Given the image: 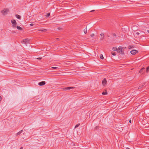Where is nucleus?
Here are the masks:
<instances>
[{
	"label": "nucleus",
	"instance_id": "f257e3e1",
	"mask_svg": "<svg viewBox=\"0 0 149 149\" xmlns=\"http://www.w3.org/2000/svg\"><path fill=\"white\" fill-rule=\"evenodd\" d=\"M126 48V47H122L121 46H119L117 50V52L122 54H124V49Z\"/></svg>",
	"mask_w": 149,
	"mask_h": 149
},
{
	"label": "nucleus",
	"instance_id": "f03ea898",
	"mask_svg": "<svg viewBox=\"0 0 149 149\" xmlns=\"http://www.w3.org/2000/svg\"><path fill=\"white\" fill-rule=\"evenodd\" d=\"M9 11V10L7 8H4L3 10L1 11V13L3 15H6L8 12Z\"/></svg>",
	"mask_w": 149,
	"mask_h": 149
},
{
	"label": "nucleus",
	"instance_id": "7ed1b4c3",
	"mask_svg": "<svg viewBox=\"0 0 149 149\" xmlns=\"http://www.w3.org/2000/svg\"><path fill=\"white\" fill-rule=\"evenodd\" d=\"M11 23L13 24L14 25H13V27H15L16 26V25L17 24V23L15 20H11Z\"/></svg>",
	"mask_w": 149,
	"mask_h": 149
},
{
	"label": "nucleus",
	"instance_id": "20e7f679",
	"mask_svg": "<svg viewBox=\"0 0 149 149\" xmlns=\"http://www.w3.org/2000/svg\"><path fill=\"white\" fill-rule=\"evenodd\" d=\"M131 54L133 55H134L136 54V53L138 52L137 50H133L131 51L130 52Z\"/></svg>",
	"mask_w": 149,
	"mask_h": 149
},
{
	"label": "nucleus",
	"instance_id": "39448f33",
	"mask_svg": "<svg viewBox=\"0 0 149 149\" xmlns=\"http://www.w3.org/2000/svg\"><path fill=\"white\" fill-rule=\"evenodd\" d=\"M102 83L103 86H105L107 84V81L105 78H104L102 80Z\"/></svg>",
	"mask_w": 149,
	"mask_h": 149
},
{
	"label": "nucleus",
	"instance_id": "423d86ee",
	"mask_svg": "<svg viewBox=\"0 0 149 149\" xmlns=\"http://www.w3.org/2000/svg\"><path fill=\"white\" fill-rule=\"evenodd\" d=\"M29 40L28 39H24L23 40V42H24L25 44H26L29 43Z\"/></svg>",
	"mask_w": 149,
	"mask_h": 149
},
{
	"label": "nucleus",
	"instance_id": "0eeeda50",
	"mask_svg": "<svg viewBox=\"0 0 149 149\" xmlns=\"http://www.w3.org/2000/svg\"><path fill=\"white\" fill-rule=\"evenodd\" d=\"M45 84V81H42L38 83V84L39 86H43Z\"/></svg>",
	"mask_w": 149,
	"mask_h": 149
},
{
	"label": "nucleus",
	"instance_id": "6e6552de",
	"mask_svg": "<svg viewBox=\"0 0 149 149\" xmlns=\"http://www.w3.org/2000/svg\"><path fill=\"white\" fill-rule=\"evenodd\" d=\"M100 35L101 36V37L100 38V40H102L104 38V33H101V34H100Z\"/></svg>",
	"mask_w": 149,
	"mask_h": 149
},
{
	"label": "nucleus",
	"instance_id": "1a4fd4ad",
	"mask_svg": "<svg viewBox=\"0 0 149 149\" xmlns=\"http://www.w3.org/2000/svg\"><path fill=\"white\" fill-rule=\"evenodd\" d=\"M73 87H67L66 88H63V90H70L72 88H73Z\"/></svg>",
	"mask_w": 149,
	"mask_h": 149
},
{
	"label": "nucleus",
	"instance_id": "9d476101",
	"mask_svg": "<svg viewBox=\"0 0 149 149\" xmlns=\"http://www.w3.org/2000/svg\"><path fill=\"white\" fill-rule=\"evenodd\" d=\"M23 132L22 130H21V131L18 132L17 133V136L19 134H20L21 133Z\"/></svg>",
	"mask_w": 149,
	"mask_h": 149
},
{
	"label": "nucleus",
	"instance_id": "9b49d317",
	"mask_svg": "<svg viewBox=\"0 0 149 149\" xmlns=\"http://www.w3.org/2000/svg\"><path fill=\"white\" fill-rule=\"evenodd\" d=\"M107 91H105L104 92H102V95H107Z\"/></svg>",
	"mask_w": 149,
	"mask_h": 149
},
{
	"label": "nucleus",
	"instance_id": "f8f14e48",
	"mask_svg": "<svg viewBox=\"0 0 149 149\" xmlns=\"http://www.w3.org/2000/svg\"><path fill=\"white\" fill-rule=\"evenodd\" d=\"M15 16L18 19H20L21 18V16L18 15L16 14Z\"/></svg>",
	"mask_w": 149,
	"mask_h": 149
},
{
	"label": "nucleus",
	"instance_id": "ddd939ff",
	"mask_svg": "<svg viewBox=\"0 0 149 149\" xmlns=\"http://www.w3.org/2000/svg\"><path fill=\"white\" fill-rule=\"evenodd\" d=\"M17 29H18L19 30H22V28L19 26H17Z\"/></svg>",
	"mask_w": 149,
	"mask_h": 149
},
{
	"label": "nucleus",
	"instance_id": "4468645a",
	"mask_svg": "<svg viewBox=\"0 0 149 149\" xmlns=\"http://www.w3.org/2000/svg\"><path fill=\"white\" fill-rule=\"evenodd\" d=\"M145 69V68H141V69L139 71V72L140 73H142L143 72V70H144Z\"/></svg>",
	"mask_w": 149,
	"mask_h": 149
},
{
	"label": "nucleus",
	"instance_id": "2eb2a0df",
	"mask_svg": "<svg viewBox=\"0 0 149 149\" xmlns=\"http://www.w3.org/2000/svg\"><path fill=\"white\" fill-rule=\"evenodd\" d=\"M139 32H136V33H134V35L135 36H139Z\"/></svg>",
	"mask_w": 149,
	"mask_h": 149
},
{
	"label": "nucleus",
	"instance_id": "dca6fc26",
	"mask_svg": "<svg viewBox=\"0 0 149 149\" xmlns=\"http://www.w3.org/2000/svg\"><path fill=\"white\" fill-rule=\"evenodd\" d=\"M118 49H117V48L116 47H113L112 48V50L113 51H116V50L117 51V50H118Z\"/></svg>",
	"mask_w": 149,
	"mask_h": 149
},
{
	"label": "nucleus",
	"instance_id": "f3484780",
	"mask_svg": "<svg viewBox=\"0 0 149 149\" xmlns=\"http://www.w3.org/2000/svg\"><path fill=\"white\" fill-rule=\"evenodd\" d=\"M100 58L101 59H103L104 58L102 54H101L100 56Z\"/></svg>",
	"mask_w": 149,
	"mask_h": 149
},
{
	"label": "nucleus",
	"instance_id": "a211bd4d",
	"mask_svg": "<svg viewBox=\"0 0 149 149\" xmlns=\"http://www.w3.org/2000/svg\"><path fill=\"white\" fill-rule=\"evenodd\" d=\"M144 84L143 85H141L138 88V89H141V88H142L143 87V86H144Z\"/></svg>",
	"mask_w": 149,
	"mask_h": 149
},
{
	"label": "nucleus",
	"instance_id": "6ab92c4d",
	"mask_svg": "<svg viewBox=\"0 0 149 149\" xmlns=\"http://www.w3.org/2000/svg\"><path fill=\"white\" fill-rule=\"evenodd\" d=\"M39 31H42L45 32V31H46V29H44L39 30Z\"/></svg>",
	"mask_w": 149,
	"mask_h": 149
},
{
	"label": "nucleus",
	"instance_id": "aec40b11",
	"mask_svg": "<svg viewBox=\"0 0 149 149\" xmlns=\"http://www.w3.org/2000/svg\"><path fill=\"white\" fill-rule=\"evenodd\" d=\"M79 125H80L79 124H77L75 127V128L78 127H79Z\"/></svg>",
	"mask_w": 149,
	"mask_h": 149
},
{
	"label": "nucleus",
	"instance_id": "412c9836",
	"mask_svg": "<svg viewBox=\"0 0 149 149\" xmlns=\"http://www.w3.org/2000/svg\"><path fill=\"white\" fill-rule=\"evenodd\" d=\"M111 54L112 55H113V56L115 55V52H111Z\"/></svg>",
	"mask_w": 149,
	"mask_h": 149
},
{
	"label": "nucleus",
	"instance_id": "4be33fe9",
	"mask_svg": "<svg viewBox=\"0 0 149 149\" xmlns=\"http://www.w3.org/2000/svg\"><path fill=\"white\" fill-rule=\"evenodd\" d=\"M86 29L84 30V32L85 34H86L87 33V29H86Z\"/></svg>",
	"mask_w": 149,
	"mask_h": 149
},
{
	"label": "nucleus",
	"instance_id": "5701e85b",
	"mask_svg": "<svg viewBox=\"0 0 149 149\" xmlns=\"http://www.w3.org/2000/svg\"><path fill=\"white\" fill-rule=\"evenodd\" d=\"M149 69V66L148 67H147L146 68V72H148Z\"/></svg>",
	"mask_w": 149,
	"mask_h": 149
},
{
	"label": "nucleus",
	"instance_id": "b1692460",
	"mask_svg": "<svg viewBox=\"0 0 149 149\" xmlns=\"http://www.w3.org/2000/svg\"><path fill=\"white\" fill-rule=\"evenodd\" d=\"M132 47H133L132 46H131V45H130L128 47V48L129 49H131L132 48Z\"/></svg>",
	"mask_w": 149,
	"mask_h": 149
},
{
	"label": "nucleus",
	"instance_id": "393cba45",
	"mask_svg": "<svg viewBox=\"0 0 149 149\" xmlns=\"http://www.w3.org/2000/svg\"><path fill=\"white\" fill-rule=\"evenodd\" d=\"M50 15V13H48L46 15L47 17H49Z\"/></svg>",
	"mask_w": 149,
	"mask_h": 149
},
{
	"label": "nucleus",
	"instance_id": "a878e982",
	"mask_svg": "<svg viewBox=\"0 0 149 149\" xmlns=\"http://www.w3.org/2000/svg\"><path fill=\"white\" fill-rule=\"evenodd\" d=\"M112 35L113 36H116V33H112Z\"/></svg>",
	"mask_w": 149,
	"mask_h": 149
},
{
	"label": "nucleus",
	"instance_id": "bb28decb",
	"mask_svg": "<svg viewBox=\"0 0 149 149\" xmlns=\"http://www.w3.org/2000/svg\"><path fill=\"white\" fill-rule=\"evenodd\" d=\"M51 68L53 69H56L58 68V67H52Z\"/></svg>",
	"mask_w": 149,
	"mask_h": 149
},
{
	"label": "nucleus",
	"instance_id": "cd10ccee",
	"mask_svg": "<svg viewBox=\"0 0 149 149\" xmlns=\"http://www.w3.org/2000/svg\"><path fill=\"white\" fill-rule=\"evenodd\" d=\"M94 33H92L91 35V37H93L94 36Z\"/></svg>",
	"mask_w": 149,
	"mask_h": 149
},
{
	"label": "nucleus",
	"instance_id": "c85d7f7f",
	"mask_svg": "<svg viewBox=\"0 0 149 149\" xmlns=\"http://www.w3.org/2000/svg\"><path fill=\"white\" fill-rule=\"evenodd\" d=\"M98 126H96V127H95V129H97V128H98Z\"/></svg>",
	"mask_w": 149,
	"mask_h": 149
},
{
	"label": "nucleus",
	"instance_id": "c756f323",
	"mask_svg": "<svg viewBox=\"0 0 149 149\" xmlns=\"http://www.w3.org/2000/svg\"><path fill=\"white\" fill-rule=\"evenodd\" d=\"M42 58L40 57V58H38L37 59H42Z\"/></svg>",
	"mask_w": 149,
	"mask_h": 149
},
{
	"label": "nucleus",
	"instance_id": "7c9ffc66",
	"mask_svg": "<svg viewBox=\"0 0 149 149\" xmlns=\"http://www.w3.org/2000/svg\"><path fill=\"white\" fill-rule=\"evenodd\" d=\"M30 25L31 26H33V24H32V23H31V24H30Z\"/></svg>",
	"mask_w": 149,
	"mask_h": 149
},
{
	"label": "nucleus",
	"instance_id": "2f4dec72",
	"mask_svg": "<svg viewBox=\"0 0 149 149\" xmlns=\"http://www.w3.org/2000/svg\"><path fill=\"white\" fill-rule=\"evenodd\" d=\"M58 29H59V30H60V29H62V28H60V27H58Z\"/></svg>",
	"mask_w": 149,
	"mask_h": 149
},
{
	"label": "nucleus",
	"instance_id": "473e14b6",
	"mask_svg": "<svg viewBox=\"0 0 149 149\" xmlns=\"http://www.w3.org/2000/svg\"><path fill=\"white\" fill-rule=\"evenodd\" d=\"M95 11V10H92L91 11V12H94V11Z\"/></svg>",
	"mask_w": 149,
	"mask_h": 149
},
{
	"label": "nucleus",
	"instance_id": "72a5a7b5",
	"mask_svg": "<svg viewBox=\"0 0 149 149\" xmlns=\"http://www.w3.org/2000/svg\"><path fill=\"white\" fill-rule=\"evenodd\" d=\"M129 123H131V120H129Z\"/></svg>",
	"mask_w": 149,
	"mask_h": 149
},
{
	"label": "nucleus",
	"instance_id": "f704fd0d",
	"mask_svg": "<svg viewBox=\"0 0 149 149\" xmlns=\"http://www.w3.org/2000/svg\"><path fill=\"white\" fill-rule=\"evenodd\" d=\"M1 100V97L0 96V101Z\"/></svg>",
	"mask_w": 149,
	"mask_h": 149
},
{
	"label": "nucleus",
	"instance_id": "c9c22d12",
	"mask_svg": "<svg viewBox=\"0 0 149 149\" xmlns=\"http://www.w3.org/2000/svg\"><path fill=\"white\" fill-rule=\"evenodd\" d=\"M23 147H21L20 148V149H23Z\"/></svg>",
	"mask_w": 149,
	"mask_h": 149
},
{
	"label": "nucleus",
	"instance_id": "e433bc0d",
	"mask_svg": "<svg viewBox=\"0 0 149 149\" xmlns=\"http://www.w3.org/2000/svg\"><path fill=\"white\" fill-rule=\"evenodd\" d=\"M126 149H130L129 148H127Z\"/></svg>",
	"mask_w": 149,
	"mask_h": 149
},
{
	"label": "nucleus",
	"instance_id": "4c0bfd02",
	"mask_svg": "<svg viewBox=\"0 0 149 149\" xmlns=\"http://www.w3.org/2000/svg\"><path fill=\"white\" fill-rule=\"evenodd\" d=\"M148 32L149 33V30H147Z\"/></svg>",
	"mask_w": 149,
	"mask_h": 149
},
{
	"label": "nucleus",
	"instance_id": "58836bf2",
	"mask_svg": "<svg viewBox=\"0 0 149 149\" xmlns=\"http://www.w3.org/2000/svg\"><path fill=\"white\" fill-rule=\"evenodd\" d=\"M58 39V38H57V39Z\"/></svg>",
	"mask_w": 149,
	"mask_h": 149
}]
</instances>
